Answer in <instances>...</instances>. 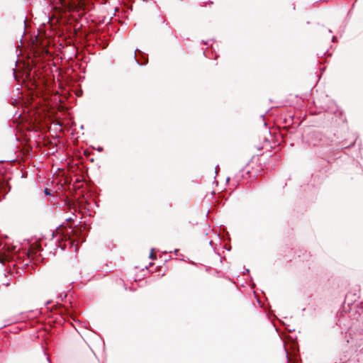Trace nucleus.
<instances>
[{
    "label": "nucleus",
    "instance_id": "obj_6",
    "mask_svg": "<svg viewBox=\"0 0 363 363\" xmlns=\"http://www.w3.org/2000/svg\"><path fill=\"white\" fill-rule=\"evenodd\" d=\"M336 39H337V38H336V37H335V36H333V42H335V41L336 40Z\"/></svg>",
    "mask_w": 363,
    "mask_h": 363
},
{
    "label": "nucleus",
    "instance_id": "obj_8",
    "mask_svg": "<svg viewBox=\"0 0 363 363\" xmlns=\"http://www.w3.org/2000/svg\"><path fill=\"white\" fill-rule=\"evenodd\" d=\"M6 286H8L9 285V282H6V284H5Z\"/></svg>",
    "mask_w": 363,
    "mask_h": 363
},
{
    "label": "nucleus",
    "instance_id": "obj_10",
    "mask_svg": "<svg viewBox=\"0 0 363 363\" xmlns=\"http://www.w3.org/2000/svg\"><path fill=\"white\" fill-rule=\"evenodd\" d=\"M245 272H249V269H247L245 270Z\"/></svg>",
    "mask_w": 363,
    "mask_h": 363
},
{
    "label": "nucleus",
    "instance_id": "obj_9",
    "mask_svg": "<svg viewBox=\"0 0 363 363\" xmlns=\"http://www.w3.org/2000/svg\"><path fill=\"white\" fill-rule=\"evenodd\" d=\"M65 311H66L67 312V313H69V311H68L67 308H65Z\"/></svg>",
    "mask_w": 363,
    "mask_h": 363
},
{
    "label": "nucleus",
    "instance_id": "obj_12",
    "mask_svg": "<svg viewBox=\"0 0 363 363\" xmlns=\"http://www.w3.org/2000/svg\"><path fill=\"white\" fill-rule=\"evenodd\" d=\"M0 262H1V261H0Z\"/></svg>",
    "mask_w": 363,
    "mask_h": 363
},
{
    "label": "nucleus",
    "instance_id": "obj_7",
    "mask_svg": "<svg viewBox=\"0 0 363 363\" xmlns=\"http://www.w3.org/2000/svg\"><path fill=\"white\" fill-rule=\"evenodd\" d=\"M72 220V218H66V220H67V221H70V220Z\"/></svg>",
    "mask_w": 363,
    "mask_h": 363
},
{
    "label": "nucleus",
    "instance_id": "obj_3",
    "mask_svg": "<svg viewBox=\"0 0 363 363\" xmlns=\"http://www.w3.org/2000/svg\"><path fill=\"white\" fill-rule=\"evenodd\" d=\"M44 193H45V194H46L47 196H50V195H51V192H50V191L48 189H47V188H45V189H44Z\"/></svg>",
    "mask_w": 363,
    "mask_h": 363
},
{
    "label": "nucleus",
    "instance_id": "obj_5",
    "mask_svg": "<svg viewBox=\"0 0 363 363\" xmlns=\"http://www.w3.org/2000/svg\"><path fill=\"white\" fill-rule=\"evenodd\" d=\"M97 150H98L99 152H101V151H102V150H103V147H98V148H97Z\"/></svg>",
    "mask_w": 363,
    "mask_h": 363
},
{
    "label": "nucleus",
    "instance_id": "obj_2",
    "mask_svg": "<svg viewBox=\"0 0 363 363\" xmlns=\"http://www.w3.org/2000/svg\"><path fill=\"white\" fill-rule=\"evenodd\" d=\"M150 258L152 259H156V256L154 254V249L151 250V252L150 254Z\"/></svg>",
    "mask_w": 363,
    "mask_h": 363
},
{
    "label": "nucleus",
    "instance_id": "obj_11",
    "mask_svg": "<svg viewBox=\"0 0 363 363\" xmlns=\"http://www.w3.org/2000/svg\"><path fill=\"white\" fill-rule=\"evenodd\" d=\"M47 360H48V362H50V359H49V357H47Z\"/></svg>",
    "mask_w": 363,
    "mask_h": 363
},
{
    "label": "nucleus",
    "instance_id": "obj_4",
    "mask_svg": "<svg viewBox=\"0 0 363 363\" xmlns=\"http://www.w3.org/2000/svg\"><path fill=\"white\" fill-rule=\"evenodd\" d=\"M219 168V166L218 165H216V167H215V172H216V174L218 173V169Z\"/></svg>",
    "mask_w": 363,
    "mask_h": 363
},
{
    "label": "nucleus",
    "instance_id": "obj_1",
    "mask_svg": "<svg viewBox=\"0 0 363 363\" xmlns=\"http://www.w3.org/2000/svg\"><path fill=\"white\" fill-rule=\"evenodd\" d=\"M134 60L138 65H145L148 61L145 54L138 49H136L135 51Z\"/></svg>",
    "mask_w": 363,
    "mask_h": 363
}]
</instances>
